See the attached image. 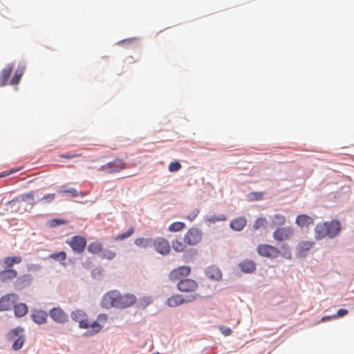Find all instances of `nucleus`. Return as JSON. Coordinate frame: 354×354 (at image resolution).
Segmentation results:
<instances>
[{"label": "nucleus", "instance_id": "46", "mask_svg": "<svg viewBox=\"0 0 354 354\" xmlns=\"http://www.w3.org/2000/svg\"><path fill=\"white\" fill-rule=\"evenodd\" d=\"M347 314H348V310L346 309L342 308V309L338 310L337 314L331 316V317H332V319H336L337 317H343Z\"/></svg>", "mask_w": 354, "mask_h": 354}, {"label": "nucleus", "instance_id": "34", "mask_svg": "<svg viewBox=\"0 0 354 354\" xmlns=\"http://www.w3.org/2000/svg\"><path fill=\"white\" fill-rule=\"evenodd\" d=\"M280 255L283 257L290 259L292 257L291 250L287 244H282L280 248Z\"/></svg>", "mask_w": 354, "mask_h": 354}, {"label": "nucleus", "instance_id": "49", "mask_svg": "<svg viewBox=\"0 0 354 354\" xmlns=\"http://www.w3.org/2000/svg\"><path fill=\"white\" fill-rule=\"evenodd\" d=\"M222 332L225 336H228V335H231L232 330L230 328H225L222 329Z\"/></svg>", "mask_w": 354, "mask_h": 354}, {"label": "nucleus", "instance_id": "16", "mask_svg": "<svg viewBox=\"0 0 354 354\" xmlns=\"http://www.w3.org/2000/svg\"><path fill=\"white\" fill-rule=\"evenodd\" d=\"M295 223L300 227H308L313 225L314 219L307 214H299L297 216Z\"/></svg>", "mask_w": 354, "mask_h": 354}, {"label": "nucleus", "instance_id": "20", "mask_svg": "<svg viewBox=\"0 0 354 354\" xmlns=\"http://www.w3.org/2000/svg\"><path fill=\"white\" fill-rule=\"evenodd\" d=\"M315 236L317 239H322L326 236H328L327 223H318L315 228Z\"/></svg>", "mask_w": 354, "mask_h": 354}, {"label": "nucleus", "instance_id": "21", "mask_svg": "<svg viewBox=\"0 0 354 354\" xmlns=\"http://www.w3.org/2000/svg\"><path fill=\"white\" fill-rule=\"evenodd\" d=\"M22 259L19 256L7 257L3 259L1 265L6 269H12L15 264L20 263Z\"/></svg>", "mask_w": 354, "mask_h": 354}, {"label": "nucleus", "instance_id": "27", "mask_svg": "<svg viewBox=\"0 0 354 354\" xmlns=\"http://www.w3.org/2000/svg\"><path fill=\"white\" fill-rule=\"evenodd\" d=\"M205 274L208 278L214 280H218L221 279L222 277L221 270L218 268L214 266L207 268V269L205 271Z\"/></svg>", "mask_w": 354, "mask_h": 354}, {"label": "nucleus", "instance_id": "28", "mask_svg": "<svg viewBox=\"0 0 354 354\" xmlns=\"http://www.w3.org/2000/svg\"><path fill=\"white\" fill-rule=\"evenodd\" d=\"M26 67L24 64H19L15 71V75L12 78L10 84L11 85H17L19 84L21 77H22L23 74L24 73Z\"/></svg>", "mask_w": 354, "mask_h": 354}, {"label": "nucleus", "instance_id": "33", "mask_svg": "<svg viewBox=\"0 0 354 354\" xmlns=\"http://www.w3.org/2000/svg\"><path fill=\"white\" fill-rule=\"evenodd\" d=\"M30 281V276L28 274H24L17 278V281H15V286L17 288H21L26 285L29 284Z\"/></svg>", "mask_w": 354, "mask_h": 354}, {"label": "nucleus", "instance_id": "22", "mask_svg": "<svg viewBox=\"0 0 354 354\" xmlns=\"http://www.w3.org/2000/svg\"><path fill=\"white\" fill-rule=\"evenodd\" d=\"M247 223V220L244 216H240L233 219L230 224L232 229L236 231H241L244 228Z\"/></svg>", "mask_w": 354, "mask_h": 354}, {"label": "nucleus", "instance_id": "32", "mask_svg": "<svg viewBox=\"0 0 354 354\" xmlns=\"http://www.w3.org/2000/svg\"><path fill=\"white\" fill-rule=\"evenodd\" d=\"M87 250L91 254H98L102 250V244L99 241L92 242L89 243Z\"/></svg>", "mask_w": 354, "mask_h": 354}, {"label": "nucleus", "instance_id": "10", "mask_svg": "<svg viewBox=\"0 0 354 354\" xmlns=\"http://www.w3.org/2000/svg\"><path fill=\"white\" fill-rule=\"evenodd\" d=\"M191 272V269L189 266H180L174 270H173L169 274V278L170 280L176 281H181L183 280L184 277H187Z\"/></svg>", "mask_w": 354, "mask_h": 354}, {"label": "nucleus", "instance_id": "3", "mask_svg": "<svg viewBox=\"0 0 354 354\" xmlns=\"http://www.w3.org/2000/svg\"><path fill=\"white\" fill-rule=\"evenodd\" d=\"M8 339L10 341H13L12 348L14 351L21 349L25 342L24 329L20 327L12 329L8 334Z\"/></svg>", "mask_w": 354, "mask_h": 354}, {"label": "nucleus", "instance_id": "5", "mask_svg": "<svg viewBox=\"0 0 354 354\" xmlns=\"http://www.w3.org/2000/svg\"><path fill=\"white\" fill-rule=\"evenodd\" d=\"M198 297L199 295L197 293L191 294L185 297L181 295H175L168 298L167 304L170 307H176L183 303L192 302L196 300Z\"/></svg>", "mask_w": 354, "mask_h": 354}, {"label": "nucleus", "instance_id": "8", "mask_svg": "<svg viewBox=\"0 0 354 354\" xmlns=\"http://www.w3.org/2000/svg\"><path fill=\"white\" fill-rule=\"evenodd\" d=\"M66 243L71 246L73 252L77 254L82 253L86 246V240L81 236H74Z\"/></svg>", "mask_w": 354, "mask_h": 354}, {"label": "nucleus", "instance_id": "31", "mask_svg": "<svg viewBox=\"0 0 354 354\" xmlns=\"http://www.w3.org/2000/svg\"><path fill=\"white\" fill-rule=\"evenodd\" d=\"M134 243L137 246L140 248H148L152 247L153 239L146 238H138L135 239Z\"/></svg>", "mask_w": 354, "mask_h": 354}, {"label": "nucleus", "instance_id": "4", "mask_svg": "<svg viewBox=\"0 0 354 354\" xmlns=\"http://www.w3.org/2000/svg\"><path fill=\"white\" fill-rule=\"evenodd\" d=\"M127 164L122 159L116 158L112 162H108L101 167L102 171L106 174H114L125 169Z\"/></svg>", "mask_w": 354, "mask_h": 354}, {"label": "nucleus", "instance_id": "42", "mask_svg": "<svg viewBox=\"0 0 354 354\" xmlns=\"http://www.w3.org/2000/svg\"><path fill=\"white\" fill-rule=\"evenodd\" d=\"M115 257V252L113 250H106L102 254V257L104 259H106L108 260H111Z\"/></svg>", "mask_w": 354, "mask_h": 354}, {"label": "nucleus", "instance_id": "1", "mask_svg": "<svg viewBox=\"0 0 354 354\" xmlns=\"http://www.w3.org/2000/svg\"><path fill=\"white\" fill-rule=\"evenodd\" d=\"M136 302V297L133 294L122 295L118 290H111L102 297L101 305L104 308H126Z\"/></svg>", "mask_w": 354, "mask_h": 354}, {"label": "nucleus", "instance_id": "14", "mask_svg": "<svg viewBox=\"0 0 354 354\" xmlns=\"http://www.w3.org/2000/svg\"><path fill=\"white\" fill-rule=\"evenodd\" d=\"M50 317L56 322L64 324L67 322L66 313L60 308H53L49 312Z\"/></svg>", "mask_w": 354, "mask_h": 354}, {"label": "nucleus", "instance_id": "26", "mask_svg": "<svg viewBox=\"0 0 354 354\" xmlns=\"http://www.w3.org/2000/svg\"><path fill=\"white\" fill-rule=\"evenodd\" d=\"M314 243L310 241H301L297 247V253L299 257H305L306 252L313 247Z\"/></svg>", "mask_w": 354, "mask_h": 354}, {"label": "nucleus", "instance_id": "38", "mask_svg": "<svg viewBox=\"0 0 354 354\" xmlns=\"http://www.w3.org/2000/svg\"><path fill=\"white\" fill-rule=\"evenodd\" d=\"M172 247L176 252H183L185 250V245L179 240L172 241Z\"/></svg>", "mask_w": 354, "mask_h": 354}, {"label": "nucleus", "instance_id": "24", "mask_svg": "<svg viewBox=\"0 0 354 354\" xmlns=\"http://www.w3.org/2000/svg\"><path fill=\"white\" fill-rule=\"evenodd\" d=\"M240 269L247 273H252L256 269V264L251 260H245L239 264Z\"/></svg>", "mask_w": 354, "mask_h": 354}, {"label": "nucleus", "instance_id": "50", "mask_svg": "<svg viewBox=\"0 0 354 354\" xmlns=\"http://www.w3.org/2000/svg\"><path fill=\"white\" fill-rule=\"evenodd\" d=\"M79 155L77 154H73V155H62V158H68V159H71V158H73L75 157H77Z\"/></svg>", "mask_w": 354, "mask_h": 354}, {"label": "nucleus", "instance_id": "52", "mask_svg": "<svg viewBox=\"0 0 354 354\" xmlns=\"http://www.w3.org/2000/svg\"><path fill=\"white\" fill-rule=\"evenodd\" d=\"M12 172H13V171H4V172H3L2 174H0V178H1V177H4V176H8V175H10V174H12Z\"/></svg>", "mask_w": 354, "mask_h": 354}, {"label": "nucleus", "instance_id": "2", "mask_svg": "<svg viewBox=\"0 0 354 354\" xmlns=\"http://www.w3.org/2000/svg\"><path fill=\"white\" fill-rule=\"evenodd\" d=\"M71 317L73 320L79 323V326L81 328H91V335L99 333L102 329L100 326L97 322L90 323L86 319V314L81 310H76L71 313Z\"/></svg>", "mask_w": 354, "mask_h": 354}, {"label": "nucleus", "instance_id": "17", "mask_svg": "<svg viewBox=\"0 0 354 354\" xmlns=\"http://www.w3.org/2000/svg\"><path fill=\"white\" fill-rule=\"evenodd\" d=\"M13 71V65L8 64L0 73V86H4L8 84V81Z\"/></svg>", "mask_w": 354, "mask_h": 354}, {"label": "nucleus", "instance_id": "19", "mask_svg": "<svg viewBox=\"0 0 354 354\" xmlns=\"http://www.w3.org/2000/svg\"><path fill=\"white\" fill-rule=\"evenodd\" d=\"M327 230L328 231V237L334 238L341 230L340 222L333 220L330 223H327Z\"/></svg>", "mask_w": 354, "mask_h": 354}, {"label": "nucleus", "instance_id": "9", "mask_svg": "<svg viewBox=\"0 0 354 354\" xmlns=\"http://www.w3.org/2000/svg\"><path fill=\"white\" fill-rule=\"evenodd\" d=\"M294 234V230L291 227H278L272 234L273 239L282 242L290 239Z\"/></svg>", "mask_w": 354, "mask_h": 354}, {"label": "nucleus", "instance_id": "43", "mask_svg": "<svg viewBox=\"0 0 354 354\" xmlns=\"http://www.w3.org/2000/svg\"><path fill=\"white\" fill-rule=\"evenodd\" d=\"M67 223V221L65 219L54 218L50 221V226L52 227H55L57 225L66 224Z\"/></svg>", "mask_w": 354, "mask_h": 354}, {"label": "nucleus", "instance_id": "53", "mask_svg": "<svg viewBox=\"0 0 354 354\" xmlns=\"http://www.w3.org/2000/svg\"><path fill=\"white\" fill-rule=\"evenodd\" d=\"M331 318H332L331 317H324L322 318V321H324H324H326V320H329V319H331Z\"/></svg>", "mask_w": 354, "mask_h": 354}, {"label": "nucleus", "instance_id": "35", "mask_svg": "<svg viewBox=\"0 0 354 354\" xmlns=\"http://www.w3.org/2000/svg\"><path fill=\"white\" fill-rule=\"evenodd\" d=\"M185 225L183 222H175L171 224L169 227V230L171 232H179L183 230Z\"/></svg>", "mask_w": 354, "mask_h": 354}, {"label": "nucleus", "instance_id": "37", "mask_svg": "<svg viewBox=\"0 0 354 354\" xmlns=\"http://www.w3.org/2000/svg\"><path fill=\"white\" fill-rule=\"evenodd\" d=\"M49 258L58 261H64L66 259V254L65 252L62 251L57 253H53L49 255Z\"/></svg>", "mask_w": 354, "mask_h": 354}, {"label": "nucleus", "instance_id": "51", "mask_svg": "<svg viewBox=\"0 0 354 354\" xmlns=\"http://www.w3.org/2000/svg\"><path fill=\"white\" fill-rule=\"evenodd\" d=\"M12 172H13V171H4V172H3L2 174H0V178H1V177H4V176H8V175H10V174H12Z\"/></svg>", "mask_w": 354, "mask_h": 354}, {"label": "nucleus", "instance_id": "40", "mask_svg": "<svg viewBox=\"0 0 354 354\" xmlns=\"http://www.w3.org/2000/svg\"><path fill=\"white\" fill-rule=\"evenodd\" d=\"M267 222V220L266 218H257L253 225L254 230H258L259 228L263 227Z\"/></svg>", "mask_w": 354, "mask_h": 354}, {"label": "nucleus", "instance_id": "7", "mask_svg": "<svg viewBox=\"0 0 354 354\" xmlns=\"http://www.w3.org/2000/svg\"><path fill=\"white\" fill-rule=\"evenodd\" d=\"M202 233L196 227L190 228L184 236V243L188 245H195L202 239Z\"/></svg>", "mask_w": 354, "mask_h": 354}, {"label": "nucleus", "instance_id": "45", "mask_svg": "<svg viewBox=\"0 0 354 354\" xmlns=\"http://www.w3.org/2000/svg\"><path fill=\"white\" fill-rule=\"evenodd\" d=\"M198 213H199V210L197 209H195L186 216V218L187 220H189V221H192L196 218Z\"/></svg>", "mask_w": 354, "mask_h": 354}, {"label": "nucleus", "instance_id": "12", "mask_svg": "<svg viewBox=\"0 0 354 354\" xmlns=\"http://www.w3.org/2000/svg\"><path fill=\"white\" fill-rule=\"evenodd\" d=\"M153 247L156 251L161 254H167L170 252V245L169 242L163 238H158L153 240Z\"/></svg>", "mask_w": 354, "mask_h": 354}, {"label": "nucleus", "instance_id": "41", "mask_svg": "<svg viewBox=\"0 0 354 354\" xmlns=\"http://www.w3.org/2000/svg\"><path fill=\"white\" fill-rule=\"evenodd\" d=\"M182 167L180 163L177 161L171 162L169 165V171L170 172H175L180 169Z\"/></svg>", "mask_w": 354, "mask_h": 354}, {"label": "nucleus", "instance_id": "18", "mask_svg": "<svg viewBox=\"0 0 354 354\" xmlns=\"http://www.w3.org/2000/svg\"><path fill=\"white\" fill-rule=\"evenodd\" d=\"M31 317L36 324H43L46 323L48 315L44 310H36L32 312Z\"/></svg>", "mask_w": 354, "mask_h": 354}, {"label": "nucleus", "instance_id": "23", "mask_svg": "<svg viewBox=\"0 0 354 354\" xmlns=\"http://www.w3.org/2000/svg\"><path fill=\"white\" fill-rule=\"evenodd\" d=\"M16 201H24L27 203L30 204L32 206H33L35 203V192L32 191L28 193H25L17 197L15 200H12L9 202L10 203L11 202Z\"/></svg>", "mask_w": 354, "mask_h": 354}, {"label": "nucleus", "instance_id": "36", "mask_svg": "<svg viewBox=\"0 0 354 354\" xmlns=\"http://www.w3.org/2000/svg\"><path fill=\"white\" fill-rule=\"evenodd\" d=\"M134 233V227H131L126 232L118 235L115 238V241H121L129 238Z\"/></svg>", "mask_w": 354, "mask_h": 354}, {"label": "nucleus", "instance_id": "39", "mask_svg": "<svg viewBox=\"0 0 354 354\" xmlns=\"http://www.w3.org/2000/svg\"><path fill=\"white\" fill-rule=\"evenodd\" d=\"M227 220V216L225 214H221L219 216H211L207 218V221L210 223H214L218 221H224Z\"/></svg>", "mask_w": 354, "mask_h": 354}, {"label": "nucleus", "instance_id": "15", "mask_svg": "<svg viewBox=\"0 0 354 354\" xmlns=\"http://www.w3.org/2000/svg\"><path fill=\"white\" fill-rule=\"evenodd\" d=\"M17 277V272L14 269H4L0 271V283L11 281Z\"/></svg>", "mask_w": 354, "mask_h": 354}, {"label": "nucleus", "instance_id": "44", "mask_svg": "<svg viewBox=\"0 0 354 354\" xmlns=\"http://www.w3.org/2000/svg\"><path fill=\"white\" fill-rule=\"evenodd\" d=\"M55 198V194H49L48 195L44 196L42 197L40 201L44 202L45 203H51L54 198Z\"/></svg>", "mask_w": 354, "mask_h": 354}, {"label": "nucleus", "instance_id": "47", "mask_svg": "<svg viewBox=\"0 0 354 354\" xmlns=\"http://www.w3.org/2000/svg\"><path fill=\"white\" fill-rule=\"evenodd\" d=\"M107 320V315L106 314H100L98 315L97 322L101 326L100 323H105Z\"/></svg>", "mask_w": 354, "mask_h": 354}, {"label": "nucleus", "instance_id": "30", "mask_svg": "<svg viewBox=\"0 0 354 354\" xmlns=\"http://www.w3.org/2000/svg\"><path fill=\"white\" fill-rule=\"evenodd\" d=\"M14 311L15 316L21 317L28 313V306L25 304L20 303L14 306Z\"/></svg>", "mask_w": 354, "mask_h": 354}, {"label": "nucleus", "instance_id": "11", "mask_svg": "<svg viewBox=\"0 0 354 354\" xmlns=\"http://www.w3.org/2000/svg\"><path fill=\"white\" fill-rule=\"evenodd\" d=\"M18 296L15 293H10L3 296L0 299V311L10 310L14 306Z\"/></svg>", "mask_w": 354, "mask_h": 354}, {"label": "nucleus", "instance_id": "25", "mask_svg": "<svg viewBox=\"0 0 354 354\" xmlns=\"http://www.w3.org/2000/svg\"><path fill=\"white\" fill-rule=\"evenodd\" d=\"M59 193L62 196H69L71 197H77L79 196H84L85 194L81 192H78L75 188H66V187H62V189L59 191Z\"/></svg>", "mask_w": 354, "mask_h": 354}, {"label": "nucleus", "instance_id": "29", "mask_svg": "<svg viewBox=\"0 0 354 354\" xmlns=\"http://www.w3.org/2000/svg\"><path fill=\"white\" fill-rule=\"evenodd\" d=\"M271 225L272 227L282 226L286 223V217L280 214H276L271 216Z\"/></svg>", "mask_w": 354, "mask_h": 354}, {"label": "nucleus", "instance_id": "13", "mask_svg": "<svg viewBox=\"0 0 354 354\" xmlns=\"http://www.w3.org/2000/svg\"><path fill=\"white\" fill-rule=\"evenodd\" d=\"M177 288L181 292H194L198 288V284L194 280L186 279L180 281Z\"/></svg>", "mask_w": 354, "mask_h": 354}, {"label": "nucleus", "instance_id": "6", "mask_svg": "<svg viewBox=\"0 0 354 354\" xmlns=\"http://www.w3.org/2000/svg\"><path fill=\"white\" fill-rule=\"evenodd\" d=\"M257 250L259 255L266 258L275 259L280 255L279 249L269 244H260Z\"/></svg>", "mask_w": 354, "mask_h": 354}, {"label": "nucleus", "instance_id": "48", "mask_svg": "<svg viewBox=\"0 0 354 354\" xmlns=\"http://www.w3.org/2000/svg\"><path fill=\"white\" fill-rule=\"evenodd\" d=\"M142 302H143L144 305H148L151 303V298L149 297H145L142 299Z\"/></svg>", "mask_w": 354, "mask_h": 354}]
</instances>
